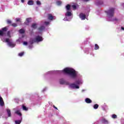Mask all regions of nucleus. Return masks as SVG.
Returning a JSON list of instances; mask_svg holds the SVG:
<instances>
[{"label": "nucleus", "instance_id": "nucleus-1", "mask_svg": "<svg viewBox=\"0 0 124 124\" xmlns=\"http://www.w3.org/2000/svg\"><path fill=\"white\" fill-rule=\"evenodd\" d=\"M63 72L64 73L69 74L72 78H76V77H77V73L76 72V71L73 69L65 68L63 69Z\"/></svg>", "mask_w": 124, "mask_h": 124}, {"label": "nucleus", "instance_id": "nucleus-2", "mask_svg": "<svg viewBox=\"0 0 124 124\" xmlns=\"http://www.w3.org/2000/svg\"><path fill=\"white\" fill-rule=\"evenodd\" d=\"M107 14L109 18H112L114 16L115 13V8H110L108 11L105 12Z\"/></svg>", "mask_w": 124, "mask_h": 124}, {"label": "nucleus", "instance_id": "nucleus-3", "mask_svg": "<svg viewBox=\"0 0 124 124\" xmlns=\"http://www.w3.org/2000/svg\"><path fill=\"white\" fill-rule=\"evenodd\" d=\"M7 27H4L0 30V36H3L5 34V32L7 31Z\"/></svg>", "mask_w": 124, "mask_h": 124}, {"label": "nucleus", "instance_id": "nucleus-4", "mask_svg": "<svg viewBox=\"0 0 124 124\" xmlns=\"http://www.w3.org/2000/svg\"><path fill=\"white\" fill-rule=\"evenodd\" d=\"M9 40V38H6L5 40V42L8 43V46H9L10 47H12L13 48L15 47V45L13 44L12 42H11Z\"/></svg>", "mask_w": 124, "mask_h": 124}, {"label": "nucleus", "instance_id": "nucleus-5", "mask_svg": "<svg viewBox=\"0 0 124 124\" xmlns=\"http://www.w3.org/2000/svg\"><path fill=\"white\" fill-rule=\"evenodd\" d=\"M35 39H36V42H41V41H43V38L39 35L36 36Z\"/></svg>", "mask_w": 124, "mask_h": 124}, {"label": "nucleus", "instance_id": "nucleus-6", "mask_svg": "<svg viewBox=\"0 0 124 124\" xmlns=\"http://www.w3.org/2000/svg\"><path fill=\"white\" fill-rule=\"evenodd\" d=\"M70 87L72 88V89H79V86L76 85L75 83H72L70 85Z\"/></svg>", "mask_w": 124, "mask_h": 124}, {"label": "nucleus", "instance_id": "nucleus-7", "mask_svg": "<svg viewBox=\"0 0 124 124\" xmlns=\"http://www.w3.org/2000/svg\"><path fill=\"white\" fill-rule=\"evenodd\" d=\"M47 19L50 21H53V19H54V16H53V15H52V14H47Z\"/></svg>", "mask_w": 124, "mask_h": 124}, {"label": "nucleus", "instance_id": "nucleus-8", "mask_svg": "<svg viewBox=\"0 0 124 124\" xmlns=\"http://www.w3.org/2000/svg\"><path fill=\"white\" fill-rule=\"evenodd\" d=\"M79 18H80L81 20H85L86 19V15L83 13H80L79 14Z\"/></svg>", "mask_w": 124, "mask_h": 124}, {"label": "nucleus", "instance_id": "nucleus-9", "mask_svg": "<svg viewBox=\"0 0 124 124\" xmlns=\"http://www.w3.org/2000/svg\"><path fill=\"white\" fill-rule=\"evenodd\" d=\"M0 106H4V102L1 97H0Z\"/></svg>", "mask_w": 124, "mask_h": 124}, {"label": "nucleus", "instance_id": "nucleus-10", "mask_svg": "<svg viewBox=\"0 0 124 124\" xmlns=\"http://www.w3.org/2000/svg\"><path fill=\"white\" fill-rule=\"evenodd\" d=\"M85 101L86 103H92V102H93V101H92V100H91V99L89 98H86L85 100Z\"/></svg>", "mask_w": 124, "mask_h": 124}, {"label": "nucleus", "instance_id": "nucleus-11", "mask_svg": "<svg viewBox=\"0 0 124 124\" xmlns=\"http://www.w3.org/2000/svg\"><path fill=\"white\" fill-rule=\"evenodd\" d=\"M65 16H67L68 17L72 16V13H71V12H69V11H67V12L65 13Z\"/></svg>", "mask_w": 124, "mask_h": 124}, {"label": "nucleus", "instance_id": "nucleus-12", "mask_svg": "<svg viewBox=\"0 0 124 124\" xmlns=\"http://www.w3.org/2000/svg\"><path fill=\"white\" fill-rule=\"evenodd\" d=\"M31 28L35 30L37 28V24L36 23L32 24Z\"/></svg>", "mask_w": 124, "mask_h": 124}, {"label": "nucleus", "instance_id": "nucleus-13", "mask_svg": "<svg viewBox=\"0 0 124 124\" xmlns=\"http://www.w3.org/2000/svg\"><path fill=\"white\" fill-rule=\"evenodd\" d=\"M7 114H8V117H11V111L9 109H7Z\"/></svg>", "mask_w": 124, "mask_h": 124}, {"label": "nucleus", "instance_id": "nucleus-14", "mask_svg": "<svg viewBox=\"0 0 124 124\" xmlns=\"http://www.w3.org/2000/svg\"><path fill=\"white\" fill-rule=\"evenodd\" d=\"M38 31H44V30H45V27L42 26H40L39 28H38Z\"/></svg>", "mask_w": 124, "mask_h": 124}, {"label": "nucleus", "instance_id": "nucleus-15", "mask_svg": "<svg viewBox=\"0 0 124 124\" xmlns=\"http://www.w3.org/2000/svg\"><path fill=\"white\" fill-rule=\"evenodd\" d=\"M35 42H36V40L35 39H31V40H30V44H33V43H35Z\"/></svg>", "mask_w": 124, "mask_h": 124}, {"label": "nucleus", "instance_id": "nucleus-16", "mask_svg": "<svg viewBox=\"0 0 124 124\" xmlns=\"http://www.w3.org/2000/svg\"><path fill=\"white\" fill-rule=\"evenodd\" d=\"M102 123H103V124H108V121L107 120L105 119V118H103L102 120Z\"/></svg>", "mask_w": 124, "mask_h": 124}, {"label": "nucleus", "instance_id": "nucleus-17", "mask_svg": "<svg viewBox=\"0 0 124 124\" xmlns=\"http://www.w3.org/2000/svg\"><path fill=\"white\" fill-rule=\"evenodd\" d=\"M27 3H28V5H33L34 2H33V0H30L28 1Z\"/></svg>", "mask_w": 124, "mask_h": 124}, {"label": "nucleus", "instance_id": "nucleus-18", "mask_svg": "<svg viewBox=\"0 0 124 124\" xmlns=\"http://www.w3.org/2000/svg\"><path fill=\"white\" fill-rule=\"evenodd\" d=\"M22 109L24 111H28L29 110V108L24 105H22Z\"/></svg>", "mask_w": 124, "mask_h": 124}, {"label": "nucleus", "instance_id": "nucleus-19", "mask_svg": "<svg viewBox=\"0 0 124 124\" xmlns=\"http://www.w3.org/2000/svg\"><path fill=\"white\" fill-rule=\"evenodd\" d=\"M15 113L16 114V115H18V116H20V117L22 116V113L21 112H20V110H16V111Z\"/></svg>", "mask_w": 124, "mask_h": 124}, {"label": "nucleus", "instance_id": "nucleus-20", "mask_svg": "<svg viewBox=\"0 0 124 124\" xmlns=\"http://www.w3.org/2000/svg\"><path fill=\"white\" fill-rule=\"evenodd\" d=\"M65 80H64V79H63V78L61 79L60 80V84H61V85H63L64 83H65Z\"/></svg>", "mask_w": 124, "mask_h": 124}, {"label": "nucleus", "instance_id": "nucleus-21", "mask_svg": "<svg viewBox=\"0 0 124 124\" xmlns=\"http://www.w3.org/2000/svg\"><path fill=\"white\" fill-rule=\"evenodd\" d=\"M70 5L69 4H67L66 6V9H67V11H69L70 10Z\"/></svg>", "mask_w": 124, "mask_h": 124}, {"label": "nucleus", "instance_id": "nucleus-22", "mask_svg": "<svg viewBox=\"0 0 124 124\" xmlns=\"http://www.w3.org/2000/svg\"><path fill=\"white\" fill-rule=\"evenodd\" d=\"M22 122V118L20 120H16L15 121V124H20Z\"/></svg>", "mask_w": 124, "mask_h": 124}, {"label": "nucleus", "instance_id": "nucleus-23", "mask_svg": "<svg viewBox=\"0 0 124 124\" xmlns=\"http://www.w3.org/2000/svg\"><path fill=\"white\" fill-rule=\"evenodd\" d=\"M99 49V46L97 44H95L94 50H98Z\"/></svg>", "mask_w": 124, "mask_h": 124}, {"label": "nucleus", "instance_id": "nucleus-24", "mask_svg": "<svg viewBox=\"0 0 124 124\" xmlns=\"http://www.w3.org/2000/svg\"><path fill=\"white\" fill-rule=\"evenodd\" d=\"M24 54H25L24 52H22L18 53V56L19 57H23V55H24Z\"/></svg>", "mask_w": 124, "mask_h": 124}, {"label": "nucleus", "instance_id": "nucleus-25", "mask_svg": "<svg viewBox=\"0 0 124 124\" xmlns=\"http://www.w3.org/2000/svg\"><path fill=\"white\" fill-rule=\"evenodd\" d=\"M98 106H99L98 104H97L94 105V106H93L94 109H97L98 108Z\"/></svg>", "mask_w": 124, "mask_h": 124}, {"label": "nucleus", "instance_id": "nucleus-26", "mask_svg": "<svg viewBox=\"0 0 124 124\" xmlns=\"http://www.w3.org/2000/svg\"><path fill=\"white\" fill-rule=\"evenodd\" d=\"M11 26H12V27H13L14 28H15V27H17V23H13V24H11Z\"/></svg>", "mask_w": 124, "mask_h": 124}, {"label": "nucleus", "instance_id": "nucleus-27", "mask_svg": "<svg viewBox=\"0 0 124 124\" xmlns=\"http://www.w3.org/2000/svg\"><path fill=\"white\" fill-rule=\"evenodd\" d=\"M19 31V33H25V30L23 29H20Z\"/></svg>", "mask_w": 124, "mask_h": 124}, {"label": "nucleus", "instance_id": "nucleus-28", "mask_svg": "<svg viewBox=\"0 0 124 124\" xmlns=\"http://www.w3.org/2000/svg\"><path fill=\"white\" fill-rule=\"evenodd\" d=\"M7 24H8L9 25H11L12 24V21H11V20H9V19H8L7 20Z\"/></svg>", "mask_w": 124, "mask_h": 124}, {"label": "nucleus", "instance_id": "nucleus-29", "mask_svg": "<svg viewBox=\"0 0 124 124\" xmlns=\"http://www.w3.org/2000/svg\"><path fill=\"white\" fill-rule=\"evenodd\" d=\"M36 4L37 5H41V2H40V1H39V0H37L36 1Z\"/></svg>", "mask_w": 124, "mask_h": 124}, {"label": "nucleus", "instance_id": "nucleus-30", "mask_svg": "<svg viewBox=\"0 0 124 124\" xmlns=\"http://www.w3.org/2000/svg\"><path fill=\"white\" fill-rule=\"evenodd\" d=\"M7 36H8V37H10V38L11 37V35L10 31H8L7 32Z\"/></svg>", "mask_w": 124, "mask_h": 124}, {"label": "nucleus", "instance_id": "nucleus-31", "mask_svg": "<svg viewBox=\"0 0 124 124\" xmlns=\"http://www.w3.org/2000/svg\"><path fill=\"white\" fill-rule=\"evenodd\" d=\"M56 3H57V5H61V4H62V1H57L56 2Z\"/></svg>", "mask_w": 124, "mask_h": 124}, {"label": "nucleus", "instance_id": "nucleus-32", "mask_svg": "<svg viewBox=\"0 0 124 124\" xmlns=\"http://www.w3.org/2000/svg\"><path fill=\"white\" fill-rule=\"evenodd\" d=\"M31 18H28L26 19V21L27 22L28 24L31 22Z\"/></svg>", "mask_w": 124, "mask_h": 124}, {"label": "nucleus", "instance_id": "nucleus-33", "mask_svg": "<svg viewBox=\"0 0 124 124\" xmlns=\"http://www.w3.org/2000/svg\"><path fill=\"white\" fill-rule=\"evenodd\" d=\"M112 119H117V115L116 114H113L112 115Z\"/></svg>", "mask_w": 124, "mask_h": 124}, {"label": "nucleus", "instance_id": "nucleus-34", "mask_svg": "<svg viewBox=\"0 0 124 124\" xmlns=\"http://www.w3.org/2000/svg\"><path fill=\"white\" fill-rule=\"evenodd\" d=\"M72 7H73V9H74V10H75V9H76V8H77V7L75 5H73L72 6Z\"/></svg>", "mask_w": 124, "mask_h": 124}, {"label": "nucleus", "instance_id": "nucleus-35", "mask_svg": "<svg viewBox=\"0 0 124 124\" xmlns=\"http://www.w3.org/2000/svg\"><path fill=\"white\" fill-rule=\"evenodd\" d=\"M98 4H103V1H99L98 2Z\"/></svg>", "mask_w": 124, "mask_h": 124}, {"label": "nucleus", "instance_id": "nucleus-36", "mask_svg": "<svg viewBox=\"0 0 124 124\" xmlns=\"http://www.w3.org/2000/svg\"><path fill=\"white\" fill-rule=\"evenodd\" d=\"M63 85H69V82H68V81H65V82Z\"/></svg>", "mask_w": 124, "mask_h": 124}, {"label": "nucleus", "instance_id": "nucleus-37", "mask_svg": "<svg viewBox=\"0 0 124 124\" xmlns=\"http://www.w3.org/2000/svg\"><path fill=\"white\" fill-rule=\"evenodd\" d=\"M45 25H46V26H48V25H49V24H50V22H49L48 21H46V22H45Z\"/></svg>", "mask_w": 124, "mask_h": 124}, {"label": "nucleus", "instance_id": "nucleus-38", "mask_svg": "<svg viewBox=\"0 0 124 124\" xmlns=\"http://www.w3.org/2000/svg\"><path fill=\"white\" fill-rule=\"evenodd\" d=\"M16 22H21V18H16Z\"/></svg>", "mask_w": 124, "mask_h": 124}, {"label": "nucleus", "instance_id": "nucleus-39", "mask_svg": "<svg viewBox=\"0 0 124 124\" xmlns=\"http://www.w3.org/2000/svg\"><path fill=\"white\" fill-rule=\"evenodd\" d=\"M24 45H28V42H23Z\"/></svg>", "mask_w": 124, "mask_h": 124}, {"label": "nucleus", "instance_id": "nucleus-40", "mask_svg": "<svg viewBox=\"0 0 124 124\" xmlns=\"http://www.w3.org/2000/svg\"><path fill=\"white\" fill-rule=\"evenodd\" d=\"M53 108H55L56 110H58V108L56 107L55 105H53Z\"/></svg>", "mask_w": 124, "mask_h": 124}, {"label": "nucleus", "instance_id": "nucleus-41", "mask_svg": "<svg viewBox=\"0 0 124 124\" xmlns=\"http://www.w3.org/2000/svg\"><path fill=\"white\" fill-rule=\"evenodd\" d=\"M21 2H22V3H24V2H25V0H21Z\"/></svg>", "mask_w": 124, "mask_h": 124}, {"label": "nucleus", "instance_id": "nucleus-42", "mask_svg": "<svg viewBox=\"0 0 124 124\" xmlns=\"http://www.w3.org/2000/svg\"><path fill=\"white\" fill-rule=\"evenodd\" d=\"M83 0V1H89V0Z\"/></svg>", "mask_w": 124, "mask_h": 124}, {"label": "nucleus", "instance_id": "nucleus-43", "mask_svg": "<svg viewBox=\"0 0 124 124\" xmlns=\"http://www.w3.org/2000/svg\"><path fill=\"white\" fill-rule=\"evenodd\" d=\"M121 30H122L123 31H124V27H121Z\"/></svg>", "mask_w": 124, "mask_h": 124}, {"label": "nucleus", "instance_id": "nucleus-44", "mask_svg": "<svg viewBox=\"0 0 124 124\" xmlns=\"http://www.w3.org/2000/svg\"><path fill=\"white\" fill-rule=\"evenodd\" d=\"M76 83L77 84H79V81H77Z\"/></svg>", "mask_w": 124, "mask_h": 124}, {"label": "nucleus", "instance_id": "nucleus-45", "mask_svg": "<svg viewBox=\"0 0 124 124\" xmlns=\"http://www.w3.org/2000/svg\"><path fill=\"white\" fill-rule=\"evenodd\" d=\"M115 20H117V19H115Z\"/></svg>", "mask_w": 124, "mask_h": 124}]
</instances>
